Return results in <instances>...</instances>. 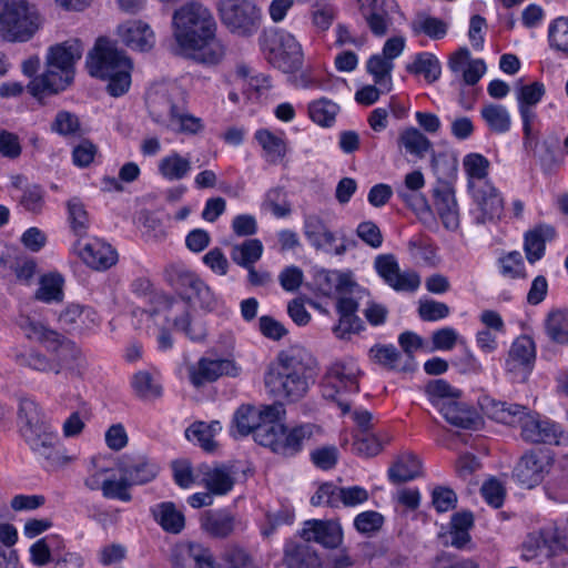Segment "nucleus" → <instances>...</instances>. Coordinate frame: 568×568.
I'll use <instances>...</instances> for the list:
<instances>
[{
	"mask_svg": "<svg viewBox=\"0 0 568 568\" xmlns=\"http://www.w3.org/2000/svg\"><path fill=\"white\" fill-rule=\"evenodd\" d=\"M174 38L181 54L205 65L219 64L226 48L216 37L217 24L211 11L191 2L173 14Z\"/></svg>",
	"mask_w": 568,
	"mask_h": 568,
	"instance_id": "1",
	"label": "nucleus"
},
{
	"mask_svg": "<svg viewBox=\"0 0 568 568\" xmlns=\"http://www.w3.org/2000/svg\"><path fill=\"white\" fill-rule=\"evenodd\" d=\"M316 361L303 346L294 345L277 355L276 365L265 376V385L277 397L296 402L314 382Z\"/></svg>",
	"mask_w": 568,
	"mask_h": 568,
	"instance_id": "2",
	"label": "nucleus"
},
{
	"mask_svg": "<svg viewBox=\"0 0 568 568\" xmlns=\"http://www.w3.org/2000/svg\"><path fill=\"white\" fill-rule=\"evenodd\" d=\"M284 413L281 404L258 409L260 427L255 433V442L261 446L268 447L275 454L292 457L298 454L303 449L304 443L313 437L316 426L303 424L288 429L280 422Z\"/></svg>",
	"mask_w": 568,
	"mask_h": 568,
	"instance_id": "3",
	"label": "nucleus"
},
{
	"mask_svg": "<svg viewBox=\"0 0 568 568\" xmlns=\"http://www.w3.org/2000/svg\"><path fill=\"white\" fill-rule=\"evenodd\" d=\"M82 53L83 44L79 39H69L51 45L45 57L47 71L29 82L28 92L40 99L45 94L65 90L73 81L74 64L81 59Z\"/></svg>",
	"mask_w": 568,
	"mask_h": 568,
	"instance_id": "4",
	"label": "nucleus"
},
{
	"mask_svg": "<svg viewBox=\"0 0 568 568\" xmlns=\"http://www.w3.org/2000/svg\"><path fill=\"white\" fill-rule=\"evenodd\" d=\"M494 418L507 425H519L521 438L532 444L568 445V432L561 425L542 418L526 406L498 402L494 404Z\"/></svg>",
	"mask_w": 568,
	"mask_h": 568,
	"instance_id": "5",
	"label": "nucleus"
},
{
	"mask_svg": "<svg viewBox=\"0 0 568 568\" xmlns=\"http://www.w3.org/2000/svg\"><path fill=\"white\" fill-rule=\"evenodd\" d=\"M87 68L93 78L108 81L112 97L123 95L131 85V60L105 38H99L87 57Z\"/></svg>",
	"mask_w": 568,
	"mask_h": 568,
	"instance_id": "6",
	"label": "nucleus"
},
{
	"mask_svg": "<svg viewBox=\"0 0 568 568\" xmlns=\"http://www.w3.org/2000/svg\"><path fill=\"white\" fill-rule=\"evenodd\" d=\"M19 327L29 339L40 342L49 352L55 354L52 359L54 374L63 371L71 375L81 374L84 358L74 342L29 316H21Z\"/></svg>",
	"mask_w": 568,
	"mask_h": 568,
	"instance_id": "7",
	"label": "nucleus"
},
{
	"mask_svg": "<svg viewBox=\"0 0 568 568\" xmlns=\"http://www.w3.org/2000/svg\"><path fill=\"white\" fill-rule=\"evenodd\" d=\"M18 418L21 435L30 448L49 462H57L59 459V452L55 448L58 437L42 420L39 407L33 399H20Z\"/></svg>",
	"mask_w": 568,
	"mask_h": 568,
	"instance_id": "8",
	"label": "nucleus"
},
{
	"mask_svg": "<svg viewBox=\"0 0 568 568\" xmlns=\"http://www.w3.org/2000/svg\"><path fill=\"white\" fill-rule=\"evenodd\" d=\"M42 26V18L27 0H0V36L8 42H27Z\"/></svg>",
	"mask_w": 568,
	"mask_h": 568,
	"instance_id": "9",
	"label": "nucleus"
},
{
	"mask_svg": "<svg viewBox=\"0 0 568 568\" xmlns=\"http://www.w3.org/2000/svg\"><path fill=\"white\" fill-rule=\"evenodd\" d=\"M260 48L273 67L285 73H294L303 65V51L293 34L284 29L265 30L258 37Z\"/></svg>",
	"mask_w": 568,
	"mask_h": 568,
	"instance_id": "10",
	"label": "nucleus"
},
{
	"mask_svg": "<svg viewBox=\"0 0 568 568\" xmlns=\"http://www.w3.org/2000/svg\"><path fill=\"white\" fill-rule=\"evenodd\" d=\"M222 23L239 37H252L261 24V9L251 0H220L217 4Z\"/></svg>",
	"mask_w": 568,
	"mask_h": 568,
	"instance_id": "11",
	"label": "nucleus"
},
{
	"mask_svg": "<svg viewBox=\"0 0 568 568\" xmlns=\"http://www.w3.org/2000/svg\"><path fill=\"white\" fill-rule=\"evenodd\" d=\"M168 283L175 290L185 307L199 302L202 308L212 310L216 305L214 293L193 272L178 265H171L165 270Z\"/></svg>",
	"mask_w": 568,
	"mask_h": 568,
	"instance_id": "12",
	"label": "nucleus"
},
{
	"mask_svg": "<svg viewBox=\"0 0 568 568\" xmlns=\"http://www.w3.org/2000/svg\"><path fill=\"white\" fill-rule=\"evenodd\" d=\"M469 192L476 207L470 214L476 225L497 223L504 213V199L489 181H478L469 185Z\"/></svg>",
	"mask_w": 568,
	"mask_h": 568,
	"instance_id": "13",
	"label": "nucleus"
},
{
	"mask_svg": "<svg viewBox=\"0 0 568 568\" xmlns=\"http://www.w3.org/2000/svg\"><path fill=\"white\" fill-rule=\"evenodd\" d=\"M359 368L354 361L333 363L326 371L321 388L325 399L337 400L341 390L348 393L359 392Z\"/></svg>",
	"mask_w": 568,
	"mask_h": 568,
	"instance_id": "14",
	"label": "nucleus"
},
{
	"mask_svg": "<svg viewBox=\"0 0 568 568\" xmlns=\"http://www.w3.org/2000/svg\"><path fill=\"white\" fill-rule=\"evenodd\" d=\"M536 345L528 335L518 336L510 345L505 359V371L515 382H526L534 369Z\"/></svg>",
	"mask_w": 568,
	"mask_h": 568,
	"instance_id": "15",
	"label": "nucleus"
},
{
	"mask_svg": "<svg viewBox=\"0 0 568 568\" xmlns=\"http://www.w3.org/2000/svg\"><path fill=\"white\" fill-rule=\"evenodd\" d=\"M365 293V290L359 288V292L353 293L348 296L343 295L336 300L335 310L338 315V322L333 327V332L336 337L346 339L353 334H358L365 329L364 322L357 315L359 300L363 298Z\"/></svg>",
	"mask_w": 568,
	"mask_h": 568,
	"instance_id": "16",
	"label": "nucleus"
},
{
	"mask_svg": "<svg viewBox=\"0 0 568 568\" xmlns=\"http://www.w3.org/2000/svg\"><path fill=\"white\" fill-rule=\"evenodd\" d=\"M239 372L240 368L233 359L205 356L189 367V378L194 387L200 388L223 376L235 377Z\"/></svg>",
	"mask_w": 568,
	"mask_h": 568,
	"instance_id": "17",
	"label": "nucleus"
},
{
	"mask_svg": "<svg viewBox=\"0 0 568 568\" xmlns=\"http://www.w3.org/2000/svg\"><path fill=\"white\" fill-rule=\"evenodd\" d=\"M313 285L320 295L325 297H336V300L343 295L348 296L353 293L359 292V288H362L352 280L349 273L325 268L315 272Z\"/></svg>",
	"mask_w": 568,
	"mask_h": 568,
	"instance_id": "18",
	"label": "nucleus"
},
{
	"mask_svg": "<svg viewBox=\"0 0 568 568\" xmlns=\"http://www.w3.org/2000/svg\"><path fill=\"white\" fill-rule=\"evenodd\" d=\"M359 12L375 37H384L392 26L390 14L398 9L395 0H357Z\"/></svg>",
	"mask_w": 568,
	"mask_h": 568,
	"instance_id": "19",
	"label": "nucleus"
},
{
	"mask_svg": "<svg viewBox=\"0 0 568 568\" xmlns=\"http://www.w3.org/2000/svg\"><path fill=\"white\" fill-rule=\"evenodd\" d=\"M300 536L306 542L314 541L331 549L337 548L343 541L342 527L335 520H306Z\"/></svg>",
	"mask_w": 568,
	"mask_h": 568,
	"instance_id": "20",
	"label": "nucleus"
},
{
	"mask_svg": "<svg viewBox=\"0 0 568 568\" xmlns=\"http://www.w3.org/2000/svg\"><path fill=\"white\" fill-rule=\"evenodd\" d=\"M201 527L215 538H227L237 528H245L242 520L226 508L206 510L201 517Z\"/></svg>",
	"mask_w": 568,
	"mask_h": 568,
	"instance_id": "21",
	"label": "nucleus"
},
{
	"mask_svg": "<svg viewBox=\"0 0 568 568\" xmlns=\"http://www.w3.org/2000/svg\"><path fill=\"white\" fill-rule=\"evenodd\" d=\"M172 565L173 568H214V560L207 548L197 542H189L174 548Z\"/></svg>",
	"mask_w": 568,
	"mask_h": 568,
	"instance_id": "22",
	"label": "nucleus"
},
{
	"mask_svg": "<svg viewBox=\"0 0 568 568\" xmlns=\"http://www.w3.org/2000/svg\"><path fill=\"white\" fill-rule=\"evenodd\" d=\"M434 206L445 229L456 231L459 226L458 205L448 183H439L434 189Z\"/></svg>",
	"mask_w": 568,
	"mask_h": 568,
	"instance_id": "23",
	"label": "nucleus"
},
{
	"mask_svg": "<svg viewBox=\"0 0 568 568\" xmlns=\"http://www.w3.org/2000/svg\"><path fill=\"white\" fill-rule=\"evenodd\" d=\"M80 257L94 270L105 271L118 262V253L111 244L93 239L80 251Z\"/></svg>",
	"mask_w": 568,
	"mask_h": 568,
	"instance_id": "24",
	"label": "nucleus"
},
{
	"mask_svg": "<svg viewBox=\"0 0 568 568\" xmlns=\"http://www.w3.org/2000/svg\"><path fill=\"white\" fill-rule=\"evenodd\" d=\"M119 470L128 477L131 484L144 485L158 476L160 467L153 459L139 455L133 458L123 459Z\"/></svg>",
	"mask_w": 568,
	"mask_h": 568,
	"instance_id": "25",
	"label": "nucleus"
},
{
	"mask_svg": "<svg viewBox=\"0 0 568 568\" xmlns=\"http://www.w3.org/2000/svg\"><path fill=\"white\" fill-rule=\"evenodd\" d=\"M371 358L388 371L413 372L415 362L403 354L393 344H375L369 349Z\"/></svg>",
	"mask_w": 568,
	"mask_h": 568,
	"instance_id": "26",
	"label": "nucleus"
},
{
	"mask_svg": "<svg viewBox=\"0 0 568 568\" xmlns=\"http://www.w3.org/2000/svg\"><path fill=\"white\" fill-rule=\"evenodd\" d=\"M439 412L450 425L458 428L475 430L481 424V418L474 408L457 400L444 402Z\"/></svg>",
	"mask_w": 568,
	"mask_h": 568,
	"instance_id": "27",
	"label": "nucleus"
},
{
	"mask_svg": "<svg viewBox=\"0 0 568 568\" xmlns=\"http://www.w3.org/2000/svg\"><path fill=\"white\" fill-rule=\"evenodd\" d=\"M546 465L534 452L525 454L514 468V478L524 487L532 488L544 479Z\"/></svg>",
	"mask_w": 568,
	"mask_h": 568,
	"instance_id": "28",
	"label": "nucleus"
},
{
	"mask_svg": "<svg viewBox=\"0 0 568 568\" xmlns=\"http://www.w3.org/2000/svg\"><path fill=\"white\" fill-rule=\"evenodd\" d=\"M122 42L130 49L148 51L154 45V33L142 21H128L119 27Z\"/></svg>",
	"mask_w": 568,
	"mask_h": 568,
	"instance_id": "29",
	"label": "nucleus"
},
{
	"mask_svg": "<svg viewBox=\"0 0 568 568\" xmlns=\"http://www.w3.org/2000/svg\"><path fill=\"white\" fill-rule=\"evenodd\" d=\"M236 470L233 466L221 464L204 474L203 481L207 490L217 496L229 494L236 481Z\"/></svg>",
	"mask_w": 568,
	"mask_h": 568,
	"instance_id": "30",
	"label": "nucleus"
},
{
	"mask_svg": "<svg viewBox=\"0 0 568 568\" xmlns=\"http://www.w3.org/2000/svg\"><path fill=\"white\" fill-rule=\"evenodd\" d=\"M422 463L416 455L405 453L399 455L388 468V478L393 484H403L420 476Z\"/></svg>",
	"mask_w": 568,
	"mask_h": 568,
	"instance_id": "31",
	"label": "nucleus"
},
{
	"mask_svg": "<svg viewBox=\"0 0 568 568\" xmlns=\"http://www.w3.org/2000/svg\"><path fill=\"white\" fill-rule=\"evenodd\" d=\"M556 231L550 225H539L525 235V252L529 263H535L545 254L546 242L551 241Z\"/></svg>",
	"mask_w": 568,
	"mask_h": 568,
	"instance_id": "32",
	"label": "nucleus"
},
{
	"mask_svg": "<svg viewBox=\"0 0 568 568\" xmlns=\"http://www.w3.org/2000/svg\"><path fill=\"white\" fill-rule=\"evenodd\" d=\"M304 235L316 250L332 246L336 241L335 234L328 230L324 221L317 215H307L304 220Z\"/></svg>",
	"mask_w": 568,
	"mask_h": 568,
	"instance_id": "33",
	"label": "nucleus"
},
{
	"mask_svg": "<svg viewBox=\"0 0 568 568\" xmlns=\"http://www.w3.org/2000/svg\"><path fill=\"white\" fill-rule=\"evenodd\" d=\"M152 515L154 520L166 532L179 534L184 528V515L178 510L175 505L171 501L158 504L152 508Z\"/></svg>",
	"mask_w": 568,
	"mask_h": 568,
	"instance_id": "34",
	"label": "nucleus"
},
{
	"mask_svg": "<svg viewBox=\"0 0 568 568\" xmlns=\"http://www.w3.org/2000/svg\"><path fill=\"white\" fill-rule=\"evenodd\" d=\"M258 423V409L253 405H241L233 415L231 433L234 437L253 434L255 438V433L260 427Z\"/></svg>",
	"mask_w": 568,
	"mask_h": 568,
	"instance_id": "35",
	"label": "nucleus"
},
{
	"mask_svg": "<svg viewBox=\"0 0 568 568\" xmlns=\"http://www.w3.org/2000/svg\"><path fill=\"white\" fill-rule=\"evenodd\" d=\"M284 564L286 568H320L321 558L307 544H297L285 549Z\"/></svg>",
	"mask_w": 568,
	"mask_h": 568,
	"instance_id": "36",
	"label": "nucleus"
},
{
	"mask_svg": "<svg viewBox=\"0 0 568 568\" xmlns=\"http://www.w3.org/2000/svg\"><path fill=\"white\" fill-rule=\"evenodd\" d=\"M392 437L386 432H372L355 434L353 449L359 456L373 457L381 453L384 444L389 443Z\"/></svg>",
	"mask_w": 568,
	"mask_h": 568,
	"instance_id": "37",
	"label": "nucleus"
},
{
	"mask_svg": "<svg viewBox=\"0 0 568 568\" xmlns=\"http://www.w3.org/2000/svg\"><path fill=\"white\" fill-rule=\"evenodd\" d=\"M159 173L169 181H179L186 178L191 171V161L173 151L159 162Z\"/></svg>",
	"mask_w": 568,
	"mask_h": 568,
	"instance_id": "38",
	"label": "nucleus"
},
{
	"mask_svg": "<svg viewBox=\"0 0 568 568\" xmlns=\"http://www.w3.org/2000/svg\"><path fill=\"white\" fill-rule=\"evenodd\" d=\"M410 29L415 36L423 33L433 40H439L446 36L448 26L439 18L419 12L410 22Z\"/></svg>",
	"mask_w": 568,
	"mask_h": 568,
	"instance_id": "39",
	"label": "nucleus"
},
{
	"mask_svg": "<svg viewBox=\"0 0 568 568\" xmlns=\"http://www.w3.org/2000/svg\"><path fill=\"white\" fill-rule=\"evenodd\" d=\"M480 115L485 123L487 124L488 129L494 133L503 134L510 130V114L506 106L501 104H486L481 109Z\"/></svg>",
	"mask_w": 568,
	"mask_h": 568,
	"instance_id": "40",
	"label": "nucleus"
},
{
	"mask_svg": "<svg viewBox=\"0 0 568 568\" xmlns=\"http://www.w3.org/2000/svg\"><path fill=\"white\" fill-rule=\"evenodd\" d=\"M263 244L257 239H250L236 244L231 250V258L244 268H251L262 256Z\"/></svg>",
	"mask_w": 568,
	"mask_h": 568,
	"instance_id": "41",
	"label": "nucleus"
},
{
	"mask_svg": "<svg viewBox=\"0 0 568 568\" xmlns=\"http://www.w3.org/2000/svg\"><path fill=\"white\" fill-rule=\"evenodd\" d=\"M181 106L174 103L171 98L161 95L150 102L149 114L156 124L168 130Z\"/></svg>",
	"mask_w": 568,
	"mask_h": 568,
	"instance_id": "42",
	"label": "nucleus"
},
{
	"mask_svg": "<svg viewBox=\"0 0 568 568\" xmlns=\"http://www.w3.org/2000/svg\"><path fill=\"white\" fill-rule=\"evenodd\" d=\"M545 557L551 558L568 554V531L565 528L555 526L544 528Z\"/></svg>",
	"mask_w": 568,
	"mask_h": 568,
	"instance_id": "43",
	"label": "nucleus"
},
{
	"mask_svg": "<svg viewBox=\"0 0 568 568\" xmlns=\"http://www.w3.org/2000/svg\"><path fill=\"white\" fill-rule=\"evenodd\" d=\"M407 71L415 74H423L428 82L439 79L442 67L439 60L430 52H420L414 62L407 65Z\"/></svg>",
	"mask_w": 568,
	"mask_h": 568,
	"instance_id": "44",
	"label": "nucleus"
},
{
	"mask_svg": "<svg viewBox=\"0 0 568 568\" xmlns=\"http://www.w3.org/2000/svg\"><path fill=\"white\" fill-rule=\"evenodd\" d=\"M205 129L201 118L191 114L187 109L182 105L175 118L170 123L168 130L184 135H197Z\"/></svg>",
	"mask_w": 568,
	"mask_h": 568,
	"instance_id": "45",
	"label": "nucleus"
},
{
	"mask_svg": "<svg viewBox=\"0 0 568 568\" xmlns=\"http://www.w3.org/2000/svg\"><path fill=\"white\" fill-rule=\"evenodd\" d=\"M62 540L58 536H49L39 539L30 547V556L33 565L43 567L52 561L54 552L59 550Z\"/></svg>",
	"mask_w": 568,
	"mask_h": 568,
	"instance_id": "46",
	"label": "nucleus"
},
{
	"mask_svg": "<svg viewBox=\"0 0 568 568\" xmlns=\"http://www.w3.org/2000/svg\"><path fill=\"white\" fill-rule=\"evenodd\" d=\"M63 277L58 273L41 277L36 298L44 303L61 302L63 300Z\"/></svg>",
	"mask_w": 568,
	"mask_h": 568,
	"instance_id": "47",
	"label": "nucleus"
},
{
	"mask_svg": "<svg viewBox=\"0 0 568 568\" xmlns=\"http://www.w3.org/2000/svg\"><path fill=\"white\" fill-rule=\"evenodd\" d=\"M255 139L263 148L270 162L276 163L282 160L286 153L284 140L273 134L267 129H260L255 132Z\"/></svg>",
	"mask_w": 568,
	"mask_h": 568,
	"instance_id": "48",
	"label": "nucleus"
},
{
	"mask_svg": "<svg viewBox=\"0 0 568 568\" xmlns=\"http://www.w3.org/2000/svg\"><path fill=\"white\" fill-rule=\"evenodd\" d=\"M68 220L74 235L82 237L87 235L90 219L84 204L79 197H72L67 203Z\"/></svg>",
	"mask_w": 568,
	"mask_h": 568,
	"instance_id": "49",
	"label": "nucleus"
},
{
	"mask_svg": "<svg viewBox=\"0 0 568 568\" xmlns=\"http://www.w3.org/2000/svg\"><path fill=\"white\" fill-rule=\"evenodd\" d=\"M545 328L547 336L555 343L568 344V311H555L547 316Z\"/></svg>",
	"mask_w": 568,
	"mask_h": 568,
	"instance_id": "50",
	"label": "nucleus"
},
{
	"mask_svg": "<svg viewBox=\"0 0 568 568\" xmlns=\"http://www.w3.org/2000/svg\"><path fill=\"white\" fill-rule=\"evenodd\" d=\"M425 393L434 406L440 408L444 402L455 400L460 397L462 392L454 388L445 379H434L425 386Z\"/></svg>",
	"mask_w": 568,
	"mask_h": 568,
	"instance_id": "51",
	"label": "nucleus"
},
{
	"mask_svg": "<svg viewBox=\"0 0 568 568\" xmlns=\"http://www.w3.org/2000/svg\"><path fill=\"white\" fill-rule=\"evenodd\" d=\"M339 106L325 98L313 101L308 105L310 118L322 126H331L335 122Z\"/></svg>",
	"mask_w": 568,
	"mask_h": 568,
	"instance_id": "52",
	"label": "nucleus"
},
{
	"mask_svg": "<svg viewBox=\"0 0 568 568\" xmlns=\"http://www.w3.org/2000/svg\"><path fill=\"white\" fill-rule=\"evenodd\" d=\"M548 42L552 50L568 55V17H559L549 24Z\"/></svg>",
	"mask_w": 568,
	"mask_h": 568,
	"instance_id": "53",
	"label": "nucleus"
},
{
	"mask_svg": "<svg viewBox=\"0 0 568 568\" xmlns=\"http://www.w3.org/2000/svg\"><path fill=\"white\" fill-rule=\"evenodd\" d=\"M464 169L468 176V186L478 181H488L489 161L479 153H470L464 158Z\"/></svg>",
	"mask_w": 568,
	"mask_h": 568,
	"instance_id": "54",
	"label": "nucleus"
},
{
	"mask_svg": "<svg viewBox=\"0 0 568 568\" xmlns=\"http://www.w3.org/2000/svg\"><path fill=\"white\" fill-rule=\"evenodd\" d=\"M399 141L407 152L418 158H423L432 148V142L416 128H409L403 131Z\"/></svg>",
	"mask_w": 568,
	"mask_h": 568,
	"instance_id": "55",
	"label": "nucleus"
},
{
	"mask_svg": "<svg viewBox=\"0 0 568 568\" xmlns=\"http://www.w3.org/2000/svg\"><path fill=\"white\" fill-rule=\"evenodd\" d=\"M432 351H452L456 345H465L466 339L458 332L449 326L433 332Z\"/></svg>",
	"mask_w": 568,
	"mask_h": 568,
	"instance_id": "56",
	"label": "nucleus"
},
{
	"mask_svg": "<svg viewBox=\"0 0 568 568\" xmlns=\"http://www.w3.org/2000/svg\"><path fill=\"white\" fill-rule=\"evenodd\" d=\"M133 484L128 480V477L122 474L120 479H105L102 481L101 490L103 497L108 499H116L129 503L132 499L130 487Z\"/></svg>",
	"mask_w": 568,
	"mask_h": 568,
	"instance_id": "57",
	"label": "nucleus"
},
{
	"mask_svg": "<svg viewBox=\"0 0 568 568\" xmlns=\"http://www.w3.org/2000/svg\"><path fill=\"white\" fill-rule=\"evenodd\" d=\"M366 68L368 73L373 75L376 84L383 87L386 79L390 82V72L394 68V63L384 55H372L367 61Z\"/></svg>",
	"mask_w": 568,
	"mask_h": 568,
	"instance_id": "58",
	"label": "nucleus"
},
{
	"mask_svg": "<svg viewBox=\"0 0 568 568\" xmlns=\"http://www.w3.org/2000/svg\"><path fill=\"white\" fill-rule=\"evenodd\" d=\"M545 93L546 88L539 81L521 85L517 90L518 108L527 106L534 109L541 101Z\"/></svg>",
	"mask_w": 568,
	"mask_h": 568,
	"instance_id": "59",
	"label": "nucleus"
},
{
	"mask_svg": "<svg viewBox=\"0 0 568 568\" xmlns=\"http://www.w3.org/2000/svg\"><path fill=\"white\" fill-rule=\"evenodd\" d=\"M229 568H260L255 565L252 556L239 545H230L223 555Z\"/></svg>",
	"mask_w": 568,
	"mask_h": 568,
	"instance_id": "60",
	"label": "nucleus"
},
{
	"mask_svg": "<svg viewBox=\"0 0 568 568\" xmlns=\"http://www.w3.org/2000/svg\"><path fill=\"white\" fill-rule=\"evenodd\" d=\"M51 131L59 135H74L80 131L79 118L69 111H59L51 124Z\"/></svg>",
	"mask_w": 568,
	"mask_h": 568,
	"instance_id": "61",
	"label": "nucleus"
},
{
	"mask_svg": "<svg viewBox=\"0 0 568 568\" xmlns=\"http://www.w3.org/2000/svg\"><path fill=\"white\" fill-rule=\"evenodd\" d=\"M185 437L191 442H195L207 453H212L216 449L217 444L212 435L205 429L204 422H196L187 427L185 430Z\"/></svg>",
	"mask_w": 568,
	"mask_h": 568,
	"instance_id": "62",
	"label": "nucleus"
},
{
	"mask_svg": "<svg viewBox=\"0 0 568 568\" xmlns=\"http://www.w3.org/2000/svg\"><path fill=\"white\" fill-rule=\"evenodd\" d=\"M449 307L434 300L419 301L418 315L425 322H436L449 315Z\"/></svg>",
	"mask_w": 568,
	"mask_h": 568,
	"instance_id": "63",
	"label": "nucleus"
},
{
	"mask_svg": "<svg viewBox=\"0 0 568 568\" xmlns=\"http://www.w3.org/2000/svg\"><path fill=\"white\" fill-rule=\"evenodd\" d=\"M463 346V353L452 359V365L460 374H479L483 371V366L474 353L469 349L467 343Z\"/></svg>",
	"mask_w": 568,
	"mask_h": 568,
	"instance_id": "64",
	"label": "nucleus"
}]
</instances>
